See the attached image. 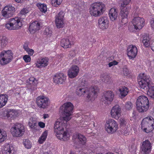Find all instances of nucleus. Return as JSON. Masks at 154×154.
Wrapping results in <instances>:
<instances>
[{
  "label": "nucleus",
  "mask_w": 154,
  "mask_h": 154,
  "mask_svg": "<svg viewBox=\"0 0 154 154\" xmlns=\"http://www.w3.org/2000/svg\"><path fill=\"white\" fill-rule=\"evenodd\" d=\"M63 117L57 119L54 125V132L57 138L61 140H66L69 139V135L67 131L65 130L66 123Z\"/></svg>",
  "instance_id": "obj_1"
},
{
  "label": "nucleus",
  "mask_w": 154,
  "mask_h": 154,
  "mask_svg": "<svg viewBox=\"0 0 154 154\" xmlns=\"http://www.w3.org/2000/svg\"><path fill=\"white\" fill-rule=\"evenodd\" d=\"M138 81L140 87L146 90L150 97L154 98V87L151 85L149 76L144 73H141L138 76Z\"/></svg>",
  "instance_id": "obj_2"
},
{
  "label": "nucleus",
  "mask_w": 154,
  "mask_h": 154,
  "mask_svg": "<svg viewBox=\"0 0 154 154\" xmlns=\"http://www.w3.org/2000/svg\"><path fill=\"white\" fill-rule=\"evenodd\" d=\"M99 91L98 87L96 85L91 87L89 89L85 86H79L77 88L76 94L79 96H82L86 94L87 98L90 100H94L97 96V93Z\"/></svg>",
  "instance_id": "obj_3"
},
{
  "label": "nucleus",
  "mask_w": 154,
  "mask_h": 154,
  "mask_svg": "<svg viewBox=\"0 0 154 154\" xmlns=\"http://www.w3.org/2000/svg\"><path fill=\"white\" fill-rule=\"evenodd\" d=\"M105 9L106 6L104 3L97 2L91 4L89 9V12L91 16L95 17H98L103 14Z\"/></svg>",
  "instance_id": "obj_4"
},
{
  "label": "nucleus",
  "mask_w": 154,
  "mask_h": 154,
  "mask_svg": "<svg viewBox=\"0 0 154 154\" xmlns=\"http://www.w3.org/2000/svg\"><path fill=\"white\" fill-rule=\"evenodd\" d=\"M74 106L72 103L67 102L63 104L60 108V112L63 114V118L66 122L69 121L71 118Z\"/></svg>",
  "instance_id": "obj_5"
},
{
  "label": "nucleus",
  "mask_w": 154,
  "mask_h": 154,
  "mask_svg": "<svg viewBox=\"0 0 154 154\" xmlns=\"http://www.w3.org/2000/svg\"><path fill=\"white\" fill-rule=\"evenodd\" d=\"M140 125L143 132L148 133L154 129V119L151 116H147L143 119Z\"/></svg>",
  "instance_id": "obj_6"
},
{
  "label": "nucleus",
  "mask_w": 154,
  "mask_h": 154,
  "mask_svg": "<svg viewBox=\"0 0 154 154\" xmlns=\"http://www.w3.org/2000/svg\"><path fill=\"white\" fill-rule=\"evenodd\" d=\"M149 102L147 97L144 96L139 97L136 102L137 108L140 112L146 111L149 107Z\"/></svg>",
  "instance_id": "obj_7"
},
{
  "label": "nucleus",
  "mask_w": 154,
  "mask_h": 154,
  "mask_svg": "<svg viewBox=\"0 0 154 154\" xmlns=\"http://www.w3.org/2000/svg\"><path fill=\"white\" fill-rule=\"evenodd\" d=\"M132 24L128 26L129 30L132 32L136 30L141 29L144 26L145 20L142 17H134L131 21Z\"/></svg>",
  "instance_id": "obj_8"
},
{
  "label": "nucleus",
  "mask_w": 154,
  "mask_h": 154,
  "mask_svg": "<svg viewBox=\"0 0 154 154\" xmlns=\"http://www.w3.org/2000/svg\"><path fill=\"white\" fill-rule=\"evenodd\" d=\"M14 54L11 50H3L0 53V64L6 65L13 60Z\"/></svg>",
  "instance_id": "obj_9"
},
{
  "label": "nucleus",
  "mask_w": 154,
  "mask_h": 154,
  "mask_svg": "<svg viewBox=\"0 0 154 154\" xmlns=\"http://www.w3.org/2000/svg\"><path fill=\"white\" fill-rule=\"evenodd\" d=\"M22 26L21 19L16 17L10 19V20L5 25L6 28L10 30L19 29Z\"/></svg>",
  "instance_id": "obj_10"
},
{
  "label": "nucleus",
  "mask_w": 154,
  "mask_h": 154,
  "mask_svg": "<svg viewBox=\"0 0 154 154\" xmlns=\"http://www.w3.org/2000/svg\"><path fill=\"white\" fill-rule=\"evenodd\" d=\"M24 132L23 126L20 124L15 125L11 129V132L13 136L14 137H21L24 134Z\"/></svg>",
  "instance_id": "obj_11"
},
{
  "label": "nucleus",
  "mask_w": 154,
  "mask_h": 154,
  "mask_svg": "<svg viewBox=\"0 0 154 154\" xmlns=\"http://www.w3.org/2000/svg\"><path fill=\"white\" fill-rule=\"evenodd\" d=\"M36 103L39 108L45 109L49 105L50 100L47 97L44 95H40L36 98Z\"/></svg>",
  "instance_id": "obj_12"
},
{
  "label": "nucleus",
  "mask_w": 154,
  "mask_h": 154,
  "mask_svg": "<svg viewBox=\"0 0 154 154\" xmlns=\"http://www.w3.org/2000/svg\"><path fill=\"white\" fill-rule=\"evenodd\" d=\"M105 128L108 133L112 134L115 132L118 129L117 123L113 119H109L106 121Z\"/></svg>",
  "instance_id": "obj_13"
},
{
  "label": "nucleus",
  "mask_w": 154,
  "mask_h": 154,
  "mask_svg": "<svg viewBox=\"0 0 154 154\" xmlns=\"http://www.w3.org/2000/svg\"><path fill=\"white\" fill-rule=\"evenodd\" d=\"M15 11V8L14 7L11 5H7L2 11V15L5 18L8 19L12 17Z\"/></svg>",
  "instance_id": "obj_14"
},
{
  "label": "nucleus",
  "mask_w": 154,
  "mask_h": 154,
  "mask_svg": "<svg viewBox=\"0 0 154 154\" xmlns=\"http://www.w3.org/2000/svg\"><path fill=\"white\" fill-rule=\"evenodd\" d=\"M109 24L108 18L106 16H104L99 18L98 20V24L99 29L102 30H105L107 29Z\"/></svg>",
  "instance_id": "obj_15"
},
{
  "label": "nucleus",
  "mask_w": 154,
  "mask_h": 154,
  "mask_svg": "<svg viewBox=\"0 0 154 154\" xmlns=\"http://www.w3.org/2000/svg\"><path fill=\"white\" fill-rule=\"evenodd\" d=\"M152 144L147 140H146L142 143L141 149L144 154H149L152 149Z\"/></svg>",
  "instance_id": "obj_16"
},
{
  "label": "nucleus",
  "mask_w": 154,
  "mask_h": 154,
  "mask_svg": "<svg viewBox=\"0 0 154 154\" xmlns=\"http://www.w3.org/2000/svg\"><path fill=\"white\" fill-rule=\"evenodd\" d=\"M121 109L118 105L113 106L110 111V115L112 118L118 120L121 116Z\"/></svg>",
  "instance_id": "obj_17"
},
{
  "label": "nucleus",
  "mask_w": 154,
  "mask_h": 154,
  "mask_svg": "<svg viewBox=\"0 0 154 154\" xmlns=\"http://www.w3.org/2000/svg\"><path fill=\"white\" fill-rule=\"evenodd\" d=\"M127 55L130 59L133 60L134 58L137 53V47L135 45H130L127 49Z\"/></svg>",
  "instance_id": "obj_18"
},
{
  "label": "nucleus",
  "mask_w": 154,
  "mask_h": 154,
  "mask_svg": "<svg viewBox=\"0 0 154 154\" xmlns=\"http://www.w3.org/2000/svg\"><path fill=\"white\" fill-rule=\"evenodd\" d=\"M121 9L120 15L122 18L121 25H123L128 22L127 17L130 8V7L122 8L121 7Z\"/></svg>",
  "instance_id": "obj_19"
},
{
  "label": "nucleus",
  "mask_w": 154,
  "mask_h": 154,
  "mask_svg": "<svg viewBox=\"0 0 154 154\" xmlns=\"http://www.w3.org/2000/svg\"><path fill=\"white\" fill-rule=\"evenodd\" d=\"M114 97V94L112 91H106L104 92L101 100L102 101H104L105 103H107V104L110 103L112 101Z\"/></svg>",
  "instance_id": "obj_20"
},
{
  "label": "nucleus",
  "mask_w": 154,
  "mask_h": 154,
  "mask_svg": "<svg viewBox=\"0 0 154 154\" xmlns=\"http://www.w3.org/2000/svg\"><path fill=\"white\" fill-rule=\"evenodd\" d=\"M79 72V67L76 65H73L68 70L67 75L69 78L73 79L78 75Z\"/></svg>",
  "instance_id": "obj_21"
},
{
  "label": "nucleus",
  "mask_w": 154,
  "mask_h": 154,
  "mask_svg": "<svg viewBox=\"0 0 154 154\" xmlns=\"http://www.w3.org/2000/svg\"><path fill=\"white\" fill-rule=\"evenodd\" d=\"M64 13L63 11H60L55 17V22L58 28L62 27L64 25L63 18Z\"/></svg>",
  "instance_id": "obj_22"
},
{
  "label": "nucleus",
  "mask_w": 154,
  "mask_h": 154,
  "mask_svg": "<svg viewBox=\"0 0 154 154\" xmlns=\"http://www.w3.org/2000/svg\"><path fill=\"white\" fill-rule=\"evenodd\" d=\"M66 77V75L62 73H57L54 76L53 82L55 84H61L65 82Z\"/></svg>",
  "instance_id": "obj_23"
},
{
  "label": "nucleus",
  "mask_w": 154,
  "mask_h": 154,
  "mask_svg": "<svg viewBox=\"0 0 154 154\" xmlns=\"http://www.w3.org/2000/svg\"><path fill=\"white\" fill-rule=\"evenodd\" d=\"M2 154H16V152L13 146L9 144H5L2 148Z\"/></svg>",
  "instance_id": "obj_24"
},
{
  "label": "nucleus",
  "mask_w": 154,
  "mask_h": 154,
  "mask_svg": "<svg viewBox=\"0 0 154 154\" xmlns=\"http://www.w3.org/2000/svg\"><path fill=\"white\" fill-rule=\"evenodd\" d=\"M109 15L111 21H114L116 20L118 15V10L114 8H111L109 11Z\"/></svg>",
  "instance_id": "obj_25"
},
{
  "label": "nucleus",
  "mask_w": 154,
  "mask_h": 154,
  "mask_svg": "<svg viewBox=\"0 0 154 154\" xmlns=\"http://www.w3.org/2000/svg\"><path fill=\"white\" fill-rule=\"evenodd\" d=\"M48 63V59L44 58L38 60L35 63V66L38 68H41L46 66Z\"/></svg>",
  "instance_id": "obj_26"
},
{
  "label": "nucleus",
  "mask_w": 154,
  "mask_h": 154,
  "mask_svg": "<svg viewBox=\"0 0 154 154\" xmlns=\"http://www.w3.org/2000/svg\"><path fill=\"white\" fill-rule=\"evenodd\" d=\"M40 24L38 21H35L31 23L29 28V31L31 33H34L40 29Z\"/></svg>",
  "instance_id": "obj_27"
},
{
  "label": "nucleus",
  "mask_w": 154,
  "mask_h": 154,
  "mask_svg": "<svg viewBox=\"0 0 154 154\" xmlns=\"http://www.w3.org/2000/svg\"><path fill=\"white\" fill-rule=\"evenodd\" d=\"M73 138L77 139L78 140L79 143L80 145H83L85 144L87 142V139L84 135L79 133H77L74 134Z\"/></svg>",
  "instance_id": "obj_28"
},
{
  "label": "nucleus",
  "mask_w": 154,
  "mask_h": 154,
  "mask_svg": "<svg viewBox=\"0 0 154 154\" xmlns=\"http://www.w3.org/2000/svg\"><path fill=\"white\" fill-rule=\"evenodd\" d=\"M8 96L7 94H2L0 95V108L4 106L8 100Z\"/></svg>",
  "instance_id": "obj_29"
},
{
  "label": "nucleus",
  "mask_w": 154,
  "mask_h": 154,
  "mask_svg": "<svg viewBox=\"0 0 154 154\" xmlns=\"http://www.w3.org/2000/svg\"><path fill=\"white\" fill-rule=\"evenodd\" d=\"M61 46L65 48H68L71 46V43L70 40L67 38L62 39L60 42Z\"/></svg>",
  "instance_id": "obj_30"
},
{
  "label": "nucleus",
  "mask_w": 154,
  "mask_h": 154,
  "mask_svg": "<svg viewBox=\"0 0 154 154\" xmlns=\"http://www.w3.org/2000/svg\"><path fill=\"white\" fill-rule=\"evenodd\" d=\"M48 132L47 131L44 132L39 137L38 142L40 144H43L46 140L48 135Z\"/></svg>",
  "instance_id": "obj_31"
},
{
  "label": "nucleus",
  "mask_w": 154,
  "mask_h": 154,
  "mask_svg": "<svg viewBox=\"0 0 154 154\" xmlns=\"http://www.w3.org/2000/svg\"><path fill=\"white\" fill-rule=\"evenodd\" d=\"M151 41L149 36L146 35L143 37V43L144 46L146 47H149L151 46Z\"/></svg>",
  "instance_id": "obj_32"
},
{
  "label": "nucleus",
  "mask_w": 154,
  "mask_h": 154,
  "mask_svg": "<svg viewBox=\"0 0 154 154\" xmlns=\"http://www.w3.org/2000/svg\"><path fill=\"white\" fill-rule=\"evenodd\" d=\"M119 91L121 98L125 97L128 92V89L125 87H122L120 88L119 89Z\"/></svg>",
  "instance_id": "obj_33"
},
{
  "label": "nucleus",
  "mask_w": 154,
  "mask_h": 154,
  "mask_svg": "<svg viewBox=\"0 0 154 154\" xmlns=\"http://www.w3.org/2000/svg\"><path fill=\"white\" fill-rule=\"evenodd\" d=\"M8 43V40L5 37L0 36V49L4 48Z\"/></svg>",
  "instance_id": "obj_34"
},
{
  "label": "nucleus",
  "mask_w": 154,
  "mask_h": 154,
  "mask_svg": "<svg viewBox=\"0 0 154 154\" xmlns=\"http://www.w3.org/2000/svg\"><path fill=\"white\" fill-rule=\"evenodd\" d=\"M28 125L29 127L32 129L35 130L36 128V122L34 120V119L32 118H30L29 121Z\"/></svg>",
  "instance_id": "obj_35"
},
{
  "label": "nucleus",
  "mask_w": 154,
  "mask_h": 154,
  "mask_svg": "<svg viewBox=\"0 0 154 154\" xmlns=\"http://www.w3.org/2000/svg\"><path fill=\"white\" fill-rule=\"evenodd\" d=\"M36 5L40 11L44 13H45L47 11L46 5L44 4L38 3Z\"/></svg>",
  "instance_id": "obj_36"
},
{
  "label": "nucleus",
  "mask_w": 154,
  "mask_h": 154,
  "mask_svg": "<svg viewBox=\"0 0 154 154\" xmlns=\"http://www.w3.org/2000/svg\"><path fill=\"white\" fill-rule=\"evenodd\" d=\"M7 136L6 132L3 129H0V143L4 141Z\"/></svg>",
  "instance_id": "obj_37"
},
{
  "label": "nucleus",
  "mask_w": 154,
  "mask_h": 154,
  "mask_svg": "<svg viewBox=\"0 0 154 154\" xmlns=\"http://www.w3.org/2000/svg\"><path fill=\"white\" fill-rule=\"evenodd\" d=\"M43 34L44 35H46L47 37V39L48 40H50L52 35V31L51 30L49 29V28H45V30Z\"/></svg>",
  "instance_id": "obj_38"
},
{
  "label": "nucleus",
  "mask_w": 154,
  "mask_h": 154,
  "mask_svg": "<svg viewBox=\"0 0 154 154\" xmlns=\"http://www.w3.org/2000/svg\"><path fill=\"white\" fill-rule=\"evenodd\" d=\"M23 144L25 147L27 149H29L32 147V143L28 139H26L23 140Z\"/></svg>",
  "instance_id": "obj_39"
},
{
  "label": "nucleus",
  "mask_w": 154,
  "mask_h": 154,
  "mask_svg": "<svg viewBox=\"0 0 154 154\" xmlns=\"http://www.w3.org/2000/svg\"><path fill=\"white\" fill-rule=\"evenodd\" d=\"M28 82L31 85L36 86L38 84V80L33 77H31L27 80Z\"/></svg>",
  "instance_id": "obj_40"
},
{
  "label": "nucleus",
  "mask_w": 154,
  "mask_h": 154,
  "mask_svg": "<svg viewBox=\"0 0 154 154\" xmlns=\"http://www.w3.org/2000/svg\"><path fill=\"white\" fill-rule=\"evenodd\" d=\"M63 0H51V4L52 6L58 7L62 3Z\"/></svg>",
  "instance_id": "obj_41"
},
{
  "label": "nucleus",
  "mask_w": 154,
  "mask_h": 154,
  "mask_svg": "<svg viewBox=\"0 0 154 154\" xmlns=\"http://www.w3.org/2000/svg\"><path fill=\"white\" fill-rule=\"evenodd\" d=\"M101 80L103 82L108 84H110L112 82L111 78L105 75H103V78H101Z\"/></svg>",
  "instance_id": "obj_42"
},
{
  "label": "nucleus",
  "mask_w": 154,
  "mask_h": 154,
  "mask_svg": "<svg viewBox=\"0 0 154 154\" xmlns=\"http://www.w3.org/2000/svg\"><path fill=\"white\" fill-rule=\"evenodd\" d=\"M131 2V0H121L120 2L121 7L122 8L129 7L127 6Z\"/></svg>",
  "instance_id": "obj_43"
},
{
  "label": "nucleus",
  "mask_w": 154,
  "mask_h": 154,
  "mask_svg": "<svg viewBox=\"0 0 154 154\" xmlns=\"http://www.w3.org/2000/svg\"><path fill=\"white\" fill-rule=\"evenodd\" d=\"M123 74L124 75L126 76L128 75L129 74V71L126 66H124L122 68Z\"/></svg>",
  "instance_id": "obj_44"
},
{
  "label": "nucleus",
  "mask_w": 154,
  "mask_h": 154,
  "mask_svg": "<svg viewBox=\"0 0 154 154\" xmlns=\"http://www.w3.org/2000/svg\"><path fill=\"white\" fill-rule=\"evenodd\" d=\"M23 59L26 63L29 62L31 60L30 57L28 55H24L23 57Z\"/></svg>",
  "instance_id": "obj_45"
},
{
  "label": "nucleus",
  "mask_w": 154,
  "mask_h": 154,
  "mask_svg": "<svg viewBox=\"0 0 154 154\" xmlns=\"http://www.w3.org/2000/svg\"><path fill=\"white\" fill-rule=\"evenodd\" d=\"M132 104L131 102H128L127 103L125 106V107L127 110H130L132 108Z\"/></svg>",
  "instance_id": "obj_46"
},
{
  "label": "nucleus",
  "mask_w": 154,
  "mask_h": 154,
  "mask_svg": "<svg viewBox=\"0 0 154 154\" xmlns=\"http://www.w3.org/2000/svg\"><path fill=\"white\" fill-rule=\"evenodd\" d=\"M29 12L28 9L27 8H23L20 12V14L22 15H25Z\"/></svg>",
  "instance_id": "obj_47"
},
{
  "label": "nucleus",
  "mask_w": 154,
  "mask_h": 154,
  "mask_svg": "<svg viewBox=\"0 0 154 154\" xmlns=\"http://www.w3.org/2000/svg\"><path fill=\"white\" fill-rule=\"evenodd\" d=\"M150 24L152 30L154 31V18L151 19L150 21Z\"/></svg>",
  "instance_id": "obj_48"
},
{
  "label": "nucleus",
  "mask_w": 154,
  "mask_h": 154,
  "mask_svg": "<svg viewBox=\"0 0 154 154\" xmlns=\"http://www.w3.org/2000/svg\"><path fill=\"white\" fill-rule=\"evenodd\" d=\"M4 112L5 114H4V116H6L7 118L10 116V114L11 112L9 111L8 109H6L4 110Z\"/></svg>",
  "instance_id": "obj_49"
},
{
  "label": "nucleus",
  "mask_w": 154,
  "mask_h": 154,
  "mask_svg": "<svg viewBox=\"0 0 154 154\" xmlns=\"http://www.w3.org/2000/svg\"><path fill=\"white\" fill-rule=\"evenodd\" d=\"M87 150H85L84 152V153H85V154H91V152H95V150L94 149H91L90 150H87V151H86Z\"/></svg>",
  "instance_id": "obj_50"
},
{
  "label": "nucleus",
  "mask_w": 154,
  "mask_h": 154,
  "mask_svg": "<svg viewBox=\"0 0 154 154\" xmlns=\"http://www.w3.org/2000/svg\"><path fill=\"white\" fill-rule=\"evenodd\" d=\"M118 62L114 60L113 61L110 62L109 63L108 65L109 67H111V66H113L117 65L118 64Z\"/></svg>",
  "instance_id": "obj_51"
},
{
  "label": "nucleus",
  "mask_w": 154,
  "mask_h": 154,
  "mask_svg": "<svg viewBox=\"0 0 154 154\" xmlns=\"http://www.w3.org/2000/svg\"><path fill=\"white\" fill-rule=\"evenodd\" d=\"M38 126L41 128H44L45 127V124L43 122H40L38 123Z\"/></svg>",
  "instance_id": "obj_52"
},
{
  "label": "nucleus",
  "mask_w": 154,
  "mask_h": 154,
  "mask_svg": "<svg viewBox=\"0 0 154 154\" xmlns=\"http://www.w3.org/2000/svg\"><path fill=\"white\" fill-rule=\"evenodd\" d=\"M26 52L30 56L32 55L34 53V51L32 49H29Z\"/></svg>",
  "instance_id": "obj_53"
},
{
  "label": "nucleus",
  "mask_w": 154,
  "mask_h": 154,
  "mask_svg": "<svg viewBox=\"0 0 154 154\" xmlns=\"http://www.w3.org/2000/svg\"><path fill=\"white\" fill-rule=\"evenodd\" d=\"M120 124L121 125H124L126 124V120L124 119H122L120 120Z\"/></svg>",
  "instance_id": "obj_54"
},
{
  "label": "nucleus",
  "mask_w": 154,
  "mask_h": 154,
  "mask_svg": "<svg viewBox=\"0 0 154 154\" xmlns=\"http://www.w3.org/2000/svg\"><path fill=\"white\" fill-rule=\"evenodd\" d=\"M90 123L89 124V122H88L87 121H84V123H83V125L82 126V127H86L85 125H89Z\"/></svg>",
  "instance_id": "obj_55"
},
{
  "label": "nucleus",
  "mask_w": 154,
  "mask_h": 154,
  "mask_svg": "<svg viewBox=\"0 0 154 154\" xmlns=\"http://www.w3.org/2000/svg\"><path fill=\"white\" fill-rule=\"evenodd\" d=\"M23 48L26 51L29 49L27 44H25L23 45Z\"/></svg>",
  "instance_id": "obj_56"
},
{
  "label": "nucleus",
  "mask_w": 154,
  "mask_h": 154,
  "mask_svg": "<svg viewBox=\"0 0 154 154\" xmlns=\"http://www.w3.org/2000/svg\"><path fill=\"white\" fill-rule=\"evenodd\" d=\"M151 48L152 50L154 51V40L151 43Z\"/></svg>",
  "instance_id": "obj_57"
},
{
  "label": "nucleus",
  "mask_w": 154,
  "mask_h": 154,
  "mask_svg": "<svg viewBox=\"0 0 154 154\" xmlns=\"http://www.w3.org/2000/svg\"><path fill=\"white\" fill-rule=\"evenodd\" d=\"M75 54V52L74 51H72L69 52V54L71 57L73 56Z\"/></svg>",
  "instance_id": "obj_58"
},
{
  "label": "nucleus",
  "mask_w": 154,
  "mask_h": 154,
  "mask_svg": "<svg viewBox=\"0 0 154 154\" xmlns=\"http://www.w3.org/2000/svg\"><path fill=\"white\" fill-rule=\"evenodd\" d=\"M43 118L45 119L49 117V116L48 114H44L43 115Z\"/></svg>",
  "instance_id": "obj_59"
},
{
  "label": "nucleus",
  "mask_w": 154,
  "mask_h": 154,
  "mask_svg": "<svg viewBox=\"0 0 154 154\" xmlns=\"http://www.w3.org/2000/svg\"><path fill=\"white\" fill-rule=\"evenodd\" d=\"M74 62H75V63L76 64H79L80 63V62L78 60H74Z\"/></svg>",
  "instance_id": "obj_60"
},
{
  "label": "nucleus",
  "mask_w": 154,
  "mask_h": 154,
  "mask_svg": "<svg viewBox=\"0 0 154 154\" xmlns=\"http://www.w3.org/2000/svg\"><path fill=\"white\" fill-rule=\"evenodd\" d=\"M17 3H21L24 0H15Z\"/></svg>",
  "instance_id": "obj_61"
},
{
  "label": "nucleus",
  "mask_w": 154,
  "mask_h": 154,
  "mask_svg": "<svg viewBox=\"0 0 154 154\" xmlns=\"http://www.w3.org/2000/svg\"><path fill=\"white\" fill-rule=\"evenodd\" d=\"M97 154H102V153H98ZM106 154H113L111 152H109L107 153Z\"/></svg>",
  "instance_id": "obj_62"
},
{
  "label": "nucleus",
  "mask_w": 154,
  "mask_h": 154,
  "mask_svg": "<svg viewBox=\"0 0 154 154\" xmlns=\"http://www.w3.org/2000/svg\"><path fill=\"white\" fill-rule=\"evenodd\" d=\"M93 126L94 127L95 125H94V123L93 122Z\"/></svg>",
  "instance_id": "obj_63"
},
{
  "label": "nucleus",
  "mask_w": 154,
  "mask_h": 154,
  "mask_svg": "<svg viewBox=\"0 0 154 154\" xmlns=\"http://www.w3.org/2000/svg\"><path fill=\"white\" fill-rule=\"evenodd\" d=\"M69 154H75L74 153H73L72 152H71Z\"/></svg>",
  "instance_id": "obj_64"
}]
</instances>
